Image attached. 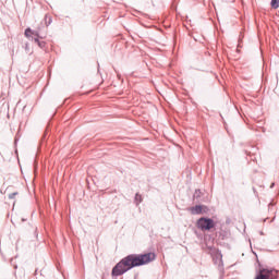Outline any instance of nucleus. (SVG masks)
Returning a JSON list of instances; mask_svg holds the SVG:
<instances>
[{
	"mask_svg": "<svg viewBox=\"0 0 279 279\" xmlns=\"http://www.w3.org/2000/svg\"><path fill=\"white\" fill-rule=\"evenodd\" d=\"M156 260V253H144V254H130L122 258L111 270V276L119 277L123 274H128L130 269L134 267H143V265H149Z\"/></svg>",
	"mask_w": 279,
	"mask_h": 279,
	"instance_id": "obj_1",
	"label": "nucleus"
},
{
	"mask_svg": "<svg viewBox=\"0 0 279 279\" xmlns=\"http://www.w3.org/2000/svg\"><path fill=\"white\" fill-rule=\"evenodd\" d=\"M196 226L198 230H202V232H210V230H213L217 223L213 218L202 217L197 220Z\"/></svg>",
	"mask_w": 279,
	"mask_h": 279,
	"instance_id": "obj_2",
	"label": "nucleus"
},
{
	"mask_svg": "<svg viewBox=\"0 0 279 279\" xmlns=\"http://www.w3.org/2000/svg\"><path fill=\"white\" fill-rule=\"evenodd\" d=\"M278 271H276L274 268H259L258 274L256 275L255 279H277L278 276L276 275Z\"/></svg>",
	"mask_w": 279,
	"mask_h": 279,
	"instance_id": "obj_3",
	"label": "nucleus"
},
{
	"mask_svg": "<svg viewBox=\"0 0 279 279\" xmlns=\"http://www.w3.org/2000/svg\"><path fill=\"white\" fill-rule=\"evenodd\" d=\"M24 35L26 36V38H32V40H34V38H37V39L43 38L38 33V31H34L29 27L25 29Z\"/></svg>",
	"mask_w": 279,
	"mask_h": 279,
	"instance_id": "obj_4",
	"label": "nucleus"
},
{
	"mask_svg": "<svg viewBox=\"0 0 279 279\" xmlns=\"http://www.w3.org/2000/svg\"><path fill=\"white\" fill-rule=\"evenodd\" d=\"M204 209V206L196 205L190 208V211L192 215H202V210Z\"/></svg>",
	"mask_w": 279,
	"mask_h": 279,
	"instance_id": "obj_5",
	"label": "nucleus"
},
{
	"mask_svg": "<svg viewBox=\"0 0 279 279\" xmlns=\"http://www.w3.org/2000/svg\"><path fill=\"white\" fill-rule=\"evenodd\" d=\"M214 252H216V258H219V267L221 269V267H223V255L221 254V251L219 250H215L214 248Z\"/></svg>",
	"mask_w": 279,
	"mask_h": 279,
	"instance_id": "obj_6",
	"label": "nucleus"
},
{
	"mask_svg": "<svg viewBox=\"0 0 279 279\" xmlns=\"http://www.w3.org/2000/svg\"><path fill=\"white\" fill-rule=\"evenodd\" d=\"M142 203H143V195H141L140 193H136L134 197L135 206H140Z\"/></svg>",
	"mask_w": 279,
	"mask_h": 279,
	"instance_id": "obj_7",
	"label": "nucleus"
},
{
	"mask_svg": "<svg viewBox=\"0 0 279 279\" xmlns=\"http://www.w3.org/2000/svg\"><path fill=\"white\" fill-rule=\"evenodd\" d=\"M34 43H36L40 49H45V47H47V43L40 41L38 38H34Z\"/></svg>",
	"mask_w": 279,
	"mask_h": 279,
	"instance_id": "obj_8",
	"label": "nucleus"
},
{
	"mask_svg": "<svg viewBox=\"0 0 279 279\" xmlns=\"http://www.w3.org/2000/svg\"><path fill=\"white\" fill-rule=\"evenodd\" d=\"M270 5L274 10H278L279 8V0H271Z\"/></svg>",
	"mask_w": 279,
	"mask_h": 279,
	"instance_id": "obj_9",
	"label": "nucleus"
},
{
	"mask_svg": "<svg viewBox=\"0 0 279 279\" xmlns=\"http://www.w3.org/2000/svg\"><path fill=\"white\" fill-rule=\"evenodd\" d=\"M193 197L194 199H199L202 197V190H195Z\"/></svg>",
	"mask_w": 279,
	"mask_h": 279,
	"instance_id": "obj_10",
	"label": "nucleus"
},
{
	"mask_svg": "<svg viewBox=\"0 0 279 279\" xmlns=\"http://www.w3.org/2000/svg\"><path fill=\"white\" fill-rule=\"evenodd\" d=\"M16 195H19V192H13V193L9 194V199H14L16 197Z\"/></svg>",
	"mask_w": 279,
	"mask_h": 279,
	"instance_id": "obj_11",
	"label": "nucleus"
},
{
	"mask_svg": "<svg viewBox=\"0 0 279 279\" xmlns=\"http://www.w3.org/2000/svg\"><path fill=\"white\" fill-rule=\"evenodd\" d=\"M46 23H47V25H51V17H49V21Z\"/></svg>",
	"mask_w": 279,
	"mask_h": 279,
	"instance_id": "obj_12",
	"label": "nucleus"
},
{
	"mask_svg": "<svg viewBox=\"0 0 279 279\" xmlns=\"http://www.w3.org/2000/svg\"><path fill=\"white\" fill-rule=\"evenodd\" d=\"M25 49H29V45L26 44Z\"/></svg>",
	"mask_w": 279,
	"mask_h": 279,
	"instance_id": "obj_13",
	"label": "nucleus"
},
{
	"mask_svg": "<svg viewBox=\"0 0 279 279\" xmlns=\"http://www.w3.org/2000/svg\"><path fill=\"white\" fill-rule=\"evenodd\" d=\"M274 186H275V183H272V184L270 185V189H274Z\"/></svg>",
	"mask_w": 279,
	"mask_h": 279,
	"instance_id": "obj_14",
	"label": "nucleus"
},
{
	"mask_svg": "<svg viewBox=\"0 0 279 279\" xmlns=\"http://www.w3.org/2000/svg\"><path fill=\"white\" fill-rule=\"evenodd\" d=\"M246 155H248V156H250V153H247V151H246Z\"/></svg>",
	"mask_w": 279,
	"mask_h": 279,
	"instance_id": "obj_15",
	"label": "nucleus"
}]
</instances>
